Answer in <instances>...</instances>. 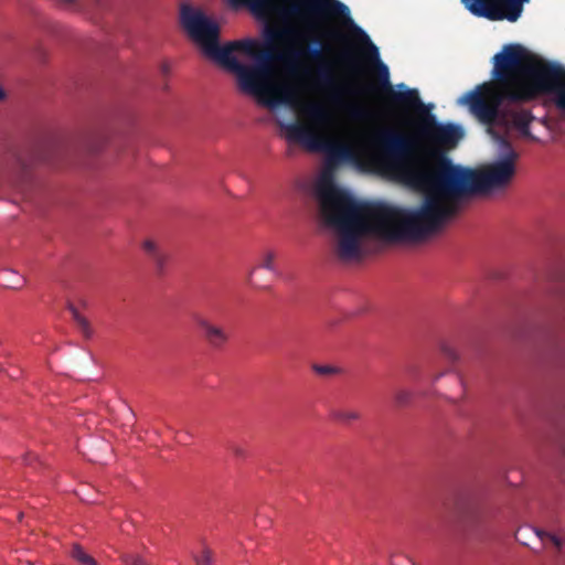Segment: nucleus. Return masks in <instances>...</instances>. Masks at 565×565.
<instances>
[{"label":"nucleus","instance_id":"obj_1","mask_svg":"<svg viewBox=\"0 0 565 565\" xmlns=\"http://www.w3.org/2000/svg\"><path fill=\"white\" fill-rule=\"evenodd\" d=\"M285 12L300 18H342L370 44L377 61L380 89L391 107L414 110L416 136L428 143L414 152L416 140L394 130H384L375 138L379 153L374 160L385 172L404 184L424 192L422 204L415 209L394 207L379 202H360L322 179L316 189L320 214L324 223L339 233L338 254L351 259L360 254L361 239L373 236L386 242L416 243L436 232L457 206L454 201L484 195L505 189L516 174L519 153L508 138L495 135L500 157L481 169L455 164L447 151L463 138V129L455 124H441L426 106L417 89L397 92L390 83L388 68L379 60L377 47L367 34L353 23L349 8L339 0H289Z\"/></svg>","mask_w":565,"mask_h":565},{"label":"nucleus","instance_id":"obj_2","mask_svg":"<svg viewBox=\"0 0 565 565\" xmlns=\"http://www.w3.org/2000/svg\"><path fill=\"white\" fill-rule=\"evenodd\" d=\"M294 35L290 28H267L263 43L253 39L230 42L221 45L215 61L234 73L241 89L258 96L263 105L274 108L284 104L297 109L298 120L279 124L289 142L301 143L310 150H323L330 160H350L353 158L352 147L332 135V115L322 104H300L294 88L269 84L274 62L285 63L292 74L296 73L295 62L302 52L279 50V44Z\"/></svg>","mask_w":565,"mask_h":565},{"label":"nucleus","instance_id":"obj_3","mask_svg":"<svg viewBox=\"0 0 565 565\" xmlns=\"http://www.w3.org/2000/svg\"><path fill=\"white\" fill-rule=\"evenodd\" d=\"M492 82L482 83L459 98V104L489 129H515L535 140L530 131L531 110L512 104L552 96L565 114V67L547 62L520 44H508L493 56Z\"/></svg>","mask_w":565,"mask_h":565},{"label":"nucleus","instance_id":"obj_4","mask_svg":"<svg viewBox=\"0 0 565 565\" xmlns=\"http://www.w3.org/2000/svg\"><path fill=\"white\" fill-rule=\"evenodd\" d=\"M180 21L188 35L203 51L215 61L220 45V25L206 17L201 10L183 4L180 11Z\"/></svg>","mask_w":565,"mask_h":565},{"label":"nucleus","instance_id":"obj_5","mask_svg":"<svg viewBox=\"0 0 565 565\" xmlns=\"http://www.w3.org/2000/svg\"><path fill=\"white\" fill-rule=\"evenodd\" d=\"M530 0H461L463 7L473 15L490 21L516 22Z\"/></svg>","mask_w":565,"mask_h":565},{"label":"nucleus","instance_id":"obj_6","mask_svg":"<svg viewBox=\"0 0 565 565\" xmlns=\"http://www.w3.org/2000/svg\"><path fill=\"white\" fill-rule=\"evenodd\" d=\"M3 178L24 200L31 199V192L35 190L36 183L33 179L30 164L25 162L23 158L17 157L12 169L6 172Z\"/></svg>","mask_w":565,"mask_h":565},{"label":"nucleus","instance_id":"obj_7","mask_svg":"<svg viewBox=\"0 0 565 565\" xmlns=\"http://www.w3.org/2000/svg\"><path fill=\"white\" fill-rule=\"evenodd\" d=\"M196 323L202 330L205 341L213 349L220 350L228 342L230 335L224 328L213 324L204 318L198 319Z\"/></svg>","mask_w":565,"mask_h":565},{"label":"nucleus","instance_id":"obj_8","mask_svg":"<svg viewBox=\"0 0 565 565\" xmlns=\"http://www.w3.org/2000/svg\"><path fill=\"white\" fill-rule=\"evenodd\" d=\"M529 532H533L535 534V536L541 541L542 544H552L553 546H555L557 550H561L562 546H563V540L553 534V533H550V532H546V531H543V530H539V529H535V527H529V526H525V527H521L516 531L515 533V539L521 542L522 544L524 545H529V543L526 541H524V539H527V533Z\"/></svg>","mask_w":565,"mask_h":565},{"label":"nucleus","instance_id":"obj_9","mask_svg":"<svg viewBox=\"0 0 565 565\" xmlns=\"http://www.w3.org/2000/svg\"><path fill=\"white\" fill-rule=\"evenodd\" d=\"M275 259H276V254L275 252L273 250H266L262 254L260 258H259V263L258 265L254 266L249 274H248V282L250 285H254V279H253V276L255 274V271L258 269V268H264L275 275H279L278 270H277V267H276V263H275Z\"/></svg>","mask_w":565,"mask_h":565},{"label":"nucleus","instance_id":"obj_10","mask_svg":"<svg viewBox=\"0 0 565 565\" xmlns=\"http://www.w3.org/2000/svg\"><path fill=\"white\" fill-rule=\"evenodd\" d=\"M142 248L145 253L153 260L158 273L162 274L167 263V256L159 249L157 244L151 239L145 241L142 244Z\"/></svg>","mask_w":565,"mask_h":565},{"label":"nucleus","instance_id":"obj_11","mask_svg":"<svg viewBox=\"0 0 565 565\" xmlns=\"http://www.w3.org/2000/svg\"><path fill=\"white\" fill-rule=\"evenodd\" d=\"M331 418L343 425H350L362 418L360 411L354 408H334L331 412Z\"/></svg>","mask_w":565,"mask_h":565},{"label":"nucleus","instance_id":"obj_12","mask_svg":"<svg viewBox=\"0 0 565 565\" xmlns=\"http://www.w3.org/2000/svg\"><path fill=\"white\" fill-rule=\"evenodd\" d=\"M67 308L71 311L72 318L75 321L78 329L81 330V332L83 333V335L85 338H90L93 334V330L90 328L88 320L85 317H83L72 303H70Z\"/></svg>","mask_w":565,"mask_h":565},{"label":"nucleus","instance_id":"obj_13","mask_svg":"<svg viewBox=\"0 0 565 565\" xmlns=\"http://www.w3.org/2000/svg\"><path fill=\"white\" fill-rule=\"evenodd\" d=\"M71 555L82 565H98L95 558L87 554L78 544L73 545Z\"/></svg>","mask_w":565,"mask_h":565},{"label":"nucleus","instance_id":"obj_14","mask_svg":"<svg viewBox=\"0 0 565 565\" xmlns=\"http://www.w3.org/2000/svg\"><path fill=\"white\" fill-rule=\"evenodd\" d=\"M551 313L555 320L565 319V292H559L552 305Z\"/></svg>","mask_w":565,"mask_h":565},{"label":"nucleus","instance_id":"obj_15","mask_svg":"<svg viewBox=\"0 0 565 565\" xmlns=\"http://www.w3.org/2000/svg\"><path fill=\"white\" fill-rule=\"evenodd\" d=\"M233 7L249 6L255 11H263L270 7L271 0H230Z\"/></svg>","mask_w":565,"mask_h":565},{"label":"nucleus","instance_id":"obj_16","mask_svg":"<svg viewBox=\"0 0 565 565\" xmlns=\"http://www.w3.org/2000/svg\"><path fill=\"white\" fill-rule=\"evenodd\" d=\"M1 275L8 276L6 278L7 286L10 288H13V289H20L25 282V280L22 276H19L18 274H15L14 271H12L10 269H3L1 271Z\"/></svg>","mask_w":565,"mask_h":565},{"label":"nucleus","instance_id":"obj_17","mask_svg":"<svg viewBox=\"0 0 565 565\" xmlns=\"http://www.w3.org/2000/svg\"><path fill=\"white\" fill-rule=\"evenodd\" d=\"M318 82L321 86L331 88L334 85V78L329 67L322 66L318 70Z\"/></svg>","mask_w":565,"mask_h":565},{"label":"nucleus","instance_id":"obj_18","mask_svg":"<svg viewBox=\"0 0 565 565\" xmlns=\"http://www.w3.org/2000/svg\"><path fill=\"white\" fill-rule=\"evenodd\" d=\"M196 565H213V552L209 547H204L200 555L194 556Z\"/></svg>","mask_w":565,"mask_h":565},{"label":"nucleus","instance_id":"obj_19","mask_svg":"<svg viewBox=\"0 0 565 565\" xmlns=\"http://www.w3.org/2000/svg\"><path fill=\"white\" fill-rule=\"evenodd\" d=\"M412 399V393L401 388L394 393V402L397 406H406Z\"/></svg>","mask_w":565,"mask_h":565},{"label":"nucleus","instance_id":"obj_20","mask_svg":"<svg viewBox=\"0 0 565 565\" xmlns=\"http://www.w3.org/2000/svg\"><path fill=\"white\" fill-rule=\"evenodd\" d=\"M121 561L126 565H149L146 559H143L141 556L132 553H125L121 555Z\"/></svg>","mask_w":565,"mask_h":565},{"label":"nucleus","instance_id":"obj_21","mask_svg":"<svg viewBox=\"0 0 565 565\" xmlns=\"http://www.w3.org/2000/svg\"><path fill=\"white\" fill-rule=\"evenodd\" d=\"M313 371L319 375H331L335 374L338 370L331 365H313Z\"/></svg>","mask_w":565,"mask_h":565},{"label":"nucleus","instance_id":"obj_22","mask_svg":"<svg viewBox=\"0 0 565 565\" xmlns=\"http://www.w3.org/2000/svg\"><path fill=\"white\" fill-rule=\"evenodd\" d=\"M308 55L315 60H318V58H321L322 56V51L318 47H315V49H311V50H308Z\"/></svg>","mask_w":565,"mask_h":565},{"label":"nucleus","instance_id":"obj_23","mask_svg":"<svg viewBox=\"0 0 565 565\" xmlns=\"http://www.w3.org/2000/svg\"><path fill=\"white\" fill-rule=\"evenodd\" d=\"M231 450L234 454V456H236V457L245 456V450L241 446L234 445L231 447Z\"/></svg>","mask_w":565,"mask_h":565},{"label":"nucleus","instance_id":"obj_24","mask_svg":"<svg viewBox=\"0 0 565 565\" xmlns=\"http://www.w3.org/2000/svg\"><path fill=\"white\" fill-rule=\"evenodd\" d=\"M171 67L168 62H162L160 65V72L162 75L168 76L170 74Z\"/></svg>","mask_w":565,"mask_h":565},{"label":"nucleus","instance_id":"obj_25","mask_svg":"<svg viewBox=\"0 0 565 565\" xmlns=\"http://www.w3.org/2000/svg\"><path fill=\"white\" fill-rule=\"evenodd\" d=\"M363 93H364V94H371V93H373V87H372V86H366V87H364V88H363Z\"/></svg>","mask_w":565,"mask_h":565},{"label":"nucleus","instance_id":"obj_26","mask_svg":"<svg viewBox=\"0 0 565 565\" xmlns=\"http://www.w3.org/2000/svg\"><path fill=\"white\" fill-rule=\"evenodd\" d=\"M2 371H3V370H2V367L0 366V372H2Z\"/></svg>","mask_w":565,"mask_h":565},{"label":"nucleus","instance_id":"obj_27","mask_svg":"<svg viewBox=\"0 0 565 565\" xmlns=\"http://www.w3.org/2000/svg\"><path fill=\"white\" fill-rule=\"evenodd\" d=\"M28 565H33V564H31V563H28Z\"/></svg>","mask_w":565,"mask_h":565}]
</instances>
